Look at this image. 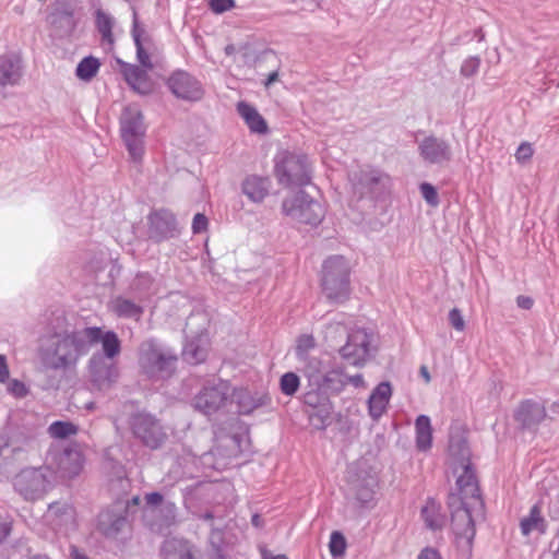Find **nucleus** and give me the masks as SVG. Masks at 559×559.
Returning a JSON list of instances; mask_svg holds the SVG:
<instances>
[{
  "label": "nucleus",
  "instance_id": "2eb2a0df",
  "mask_svg": "<svg viewBox=\"0 0 559 559\" xmlns=\"http://www.w3.org/2000/svg\"><path fill=\"white\" fill-rule=\"evenodd\" d=\"M369 353V338L366 332L355 331L348 336L347 343L341 348V355L353 365H359Z\"/></svg>",
  "mask_w": 559,
  "mask_h": 559
},
{
  "label": "nucleus",
  "instance_id": "dca6fc26",
  "mask_svg": "<svg viewBox=\"0 0 559 559\" xmlns=\"http://www.w3.org/2000/svg\"><path fill=\"white\" fill-rule=\"evenodd\" d=\"M419 154L429 164H442L451 159L449 145L436 136H428L421 141Z\"/></svg>",
  "mask_w": 559,
  "mask_h": 559
},
{
  "label": "nucleus",
  "instance_id": "37998d69",
  "mask_svg": "<svg viewBox=\"0 0 559 559\" xmlns=\"http://www.w3.org/2000/svg\"><path fill=\"white\" fill-rule=\"evenodd\" d=\"M316 347V340L311 334L300 335L296 344L297 355H305Z\"/></svg>",
  "mask_w": 559,
  "mask_h": 559
},
{
  "label": "nucleus",
  "instance_id": "680f3d73",
  "mask_svg": "<svg viewBox=\"0 0 559 559\" xmlns=\"http://www.w3.org/2000/svg\"><path fill=\"white\" fill-rule=\"evenodd\" d=\"M419 371H420V374L424 378L425 382L429 383L430 380H431V377H430V373L428 371V368L426 366H421Z\"/></svg>",
  "mask_w": 559,
  "mask_h": 559
},
{
  "label": "nucleus",
  "instance_id": "473e14b6",
  "mask_svg": "<svg viewBox=\"0 0 559 559\" xmlns=\"http://www.w3.org/2000/svg\"><path fill=\"white\" fill-rule=\"evenodd\" d=\"M112 26V17L109 14L105 13L103 10H97L96 27L98 32L102 34L103 39L110 45L114 44Z\"/></svg>",
  "mask_w": 559,
  "mask_h": 559
},
{
  "label": "nucleus",
  "instance_id": "f3484780",
  "mask_svg": "<svg viewBox=\"0 0 559 559\" xmlns=\"http://www.w3.org/2000/svg\"><path fill=\"white\" fill-rule=\"evenodd\" d=\"M103 469L108 477L111 491L117 496L128 491L130 484L127 477V471L120 462L114 456H106L103 462Z\"/></svg>",
  "mask_w": 559,
  "mask_h": 559
},
{
  "label": "nucleus",
  "instance_id": "6e6d98bb",
  "mask_svg": "<svg viewBox=\"0 0 559 559\" xmlns=\"http://www.w3.org/2000/svg\"><path fill=\"white\" fill-rule=\"evenodd\" d=\"M262 559H288L286 555H275L269 550L265 546L259 547Z\"/></svg>",
  "mask_w": 559,
  "mask_h": 559
},
{
  "label": "nucleus",
  "instance_id": "a211bd4d",
  "mask_svg": "<svg viewBox=\"0 0 559 559\" xmlns=\"http://www.w3.org/2000/svg\"><path fill=\"white\" fill-rule=\"evenodd\" d=\"M50 465L53 474L55 481L59 479H71L78 476L83 468V461L81 456H51Z\"/></svg>",
  "mask_w": 559,
  "mask_h": 559
},
{
  "label": "nucleus",
  "instance_id": "a19ab883",
  "mask_svg": "<svg viewBox=\"0 0 559 559\" xmlns=\"http://www.w3.org/2000/svg\"><path fill=\"white\" fill-rule=\"evenodd\" d=\"M185 356L191 362H201L206 357V348L205 346H199L191 342L185 348Z\"/></svg>",
  "mask_w": 559,
  "mask_h": 559
},
{
  "label": "nucleus",
  "instance_id": "e433bc0d",
  "mask_svg": "<svg viewBox=\"0 0 559 559\" xmlns=\"http://www.w3.org/2000/svg\"><path fill=\"white\" fill-rule=\"evenodd\" d=\"M535 415L537 419H542L545 417V411L534 403H524L522 404L518 417L525 425L531 426L533 421L528 418V415Z\"/></svg>",
  "mask_w": 559,
  "mask_h": 559
},
{
  "label": "nucleus",
  "instance_id": "8fccbe9b",
  "mask_svg": "<svg viewBox=\"0 0 559 559\" xmlns=\"http://www.w3.org/2000/svg\"><path fill=\"white\" fill-rule=\"evenodd\" d=\"M210 8L215 13H223L235 8V0H211Z\"/></svg>",
  "mask_w": 559,
  "mask_h": 559
},
{
  "label": "nucleus",
  "instance_id": "a18cd8bd",
  "mask_svg": "<svg viewBox=\"0 0 559 559\" xmlns=\"http://www.w3.org/2000/svg\"><path fill=\"white\" fill-rule=\"evenodd\" d=\"M134 43H135V46H136V55H138V60L139 62L142 64V67H144L146 70H151L153 69V63L151 61V58H150V55L148 52L144 49V47L142 46V43H141V39H140V36L139 35H135L134 36Z\"/></svg>",
  "mask_w": 559,
  "mask_h": 559
},
{
  "label": "nucleus",
  "instance_id": "58836bf2",
  "mask_svg": "<svg viewBox=\"0 0 559 559\" xmlns=\"http://www.w3.org/2000/svg\"><path fill=\"white\" fill-rule=\"evenodd\" d=\"M329 548L332 557L334 558H338L345 554L346 539L341 532H332Z\"/></svg>",
  "mask_w": 559,
  "mask_h": 559
},
{
  "label": "nucleus",
  "instance_id": "9d476101",
  "mask_svg": "<svg viewBox=\"0 0 559 559\" xmlns=\"http://www.w3.org/2000/svg\"><path fill=\"white\" fill-rule=\"evenodd\" d=\"M275 176L280 183L289 186L306 176V157L282 152L276 157Z\"/></svg>",
  "mask_w": 559,
  "mask_h": 559
},
{
  "label": "nucleus",
  "instance_id": "6ab92c4d",
  "mask_svg": "<svg viewBox=\"0 0 559 559\" xmlns=\"http://www.w3.org/2000/svg\"><path fill=\"white\" fill-rule=\"evenodd\" d=\"M217 450L229 454H241L250 450V439L247 431L228 435L221 432L216 436Z\"/></svg>",
  "mask_w": 559,
  "mask_h": 559
},
{
  "label": "nucleus",
  "instance_id": "423d86ee",
  "mask_svg": "<svg viewBox=\"0 0 559 559\" xmlns=\"http://www.w3.org/2000/svg\"><path fill=\"white\" fill-rule=\"evenodd\" d=\"M142 509V520L154 533H162L176 524V504L166 501L159 492L146 493Z\"/></svg>",
  "mask_w": 559,
  "mask_h": 559
},
{
  "label": "nucleus",
  "instance_id": "79ce46f5",
  "mask_svg": "<svg viewBox=\"0 0 559 559\" xmlns=\"http://www.w3.org/2000/svg\"><path fill=\"white\" fill-rule=\"evenodd\" d=\"M480 67V59L478 57H469L464 60L461 67V74L465 78L474 76Z\"/></svg>",
  "mask_w": 559,
  "mask_h": 559
},
{
  "label": "nucleus",
  "instance_id": "338daca9",
  "mask_svg": "<svg viewBox=\"0 0 559 559\" xmlns=\"http://www.w3.org/2000/svg\"><path fill=\"white\" fill-rule=\"evenodd\" d=\"M130 502L132 504H139L140 503V497L139 496L133 497Z\"/></svg>",
  "mask_w": 559,
  "mask_h": 559
},
{
  "label": "nucleus",
  "instance_id": "ddd939ff",
  "mask_svg": "<svg viewBox=\"0 0 559 559\" xmlns=\"http://www.w3.org/2000/svg\"><path fill=\"white\" fill-rule=\"evenodd\" d=\"M162 559H201L195 545L181 537L166 538L159 548Z\"/></svg>",
  "mask_w": 559,
  "mask_h": 559
},
{
  "label": "nucleus",
  "instance_id": "de8ad7c7",
  "mask_svg": "<svg viewBox=\"0 0 559 559\" xmlns=\"http://www.w3.org/2000/svg\"><path fill=\"white\" fill-rule=\"evenodd\" d=\"M81 340L86 338L90 343L102 342L103 332L100 328H86L82 333H78Z\"/></svg>",
  "mask_w": 559,
  "mask_h": 559
},
{
  "label": "nucleus",
  "instance_id": "13d9d810",
  "mask_svg": "<svg viewBox=\"0 0 559 559\" xmlns=\"http://www.w3.org/2000/svg\"><path fill=\"white\" fill-rule=\"evenodd\" d=\"M11 524L8 522H0V544L10 535Z\"/></svg>",
  "mask_w": 559,
  "mask_h": 559
},
{
  "label": "nucleus",
  "instance_id": "6e6552de",
  "mask_svg": "<svg viewBox=\"0 0 559 559\" xmlns=\"http://www.w3.org/2000/svg\"><path fill=\"white\" fill-rule=\"evenodd\" d=\"M132 430L134 436L151 449H157L167 439V435L163 426L155 417L148 414H139L134 416L132 420Z\"/></svg>",
  "mask_w": 559,
  "mask_h": 559
},
{
  "label": "nucleus",
  "instance_id": "39448f33",
  "mask_svg": "<svg viewBox=\"0 0 559 559\" xmlns=\"http://www.w3.org/2000/svg\"><path fill=\"white\" fill-rule=\"evenodd\" d=\"M85 350L84 341L79 334L57 335L50 340L44 354V361L52 369L67 368L75 364Z\"/></svg>",
  "mask_w": 559,
  "mask_h": 559
},
{
  "label": "nucleus",
  "instance_id": "69168bd1",
  "mask_svg": "<svg viewBox=\"0 0 559 559\" xmlns=\"http://www.w3.org/2000/svg\"><path fill=\"white\" fill-rule=\"evenodd\" d=\"M459 443H460L459 450H460L461 452H463V451H465V450L467 449V447H466V440H465V438H464V437H462V440H460V442H459Z\"/></svg>",
  "mask_w": 559,
  "mask_h": 559
},
{
  "label": "nucleus",
  "instance_id": "5fc2aeb1",
  "mask_svg": "<svg viewBox=\"0 0 559 559\" xmlns=\"http://www.w3.org/2000/svg\"><path fill=\"white\" fill-rule=\"evenodd\" d=\"M9 366L7 364V358L3 355H0V382L3 383L9 379Z\"/></svg>",
  "mask_w": 559,
  "mask_h": 559
},
{
  "label": "nucleus",
  "instance_id": "4be33fe9",
  "mask_svg": "<svg viewBox=\"0 0 559 559\" xmlns=\"http://www.w3.org/2000/svg\"><path fill=\"white\" fill-rule=\"evenodd\" d=\"M128 524L127 516L122 513L114 511H105L100 513L98 520L99 531L107 537H116Z\"/></svg>",
  "mask_w": 559,
  "mask_h": 559
},
{
  "label": "nucleus",
  "instance_id": "7ed1b4c3",
  "mask_svg": "<svg viewBox=\"0 0 559 559\" xmlns=\"http://www.w3.org/2000/svg\"><path fill=\"white\" fill-rule=\"evenodd\" d=\"M350 266L342 255L328 258L322 265L321 288L332 302L346 300L350 293Z\"/></svg>",
  "mask_w": 559,
  "mask_h": 559
},
{
  "label": "nucleus",
  "instance_id": "c756f323",
  "mask_svg": "<svg viewBox=\"0 0 559 559\" xmlns=\"http://www.w3.org/2000/svg\"><path fill=\"white\" fill-rule=\"evenodd\" d=\"M233 399L237 404V413L241 415H249L259 406L250 392L243 389L235 390Z\"/></svg>",
  "mask_w": 559,
  "mask_h": 559
},
{
  "label": "nucleus",
  "instance_id": "864d4df0",
  "mask_svg": "<svg viewBox=\"0 0 559 559\" xmlns=\"http://www.w3.org/2000/svg\"><path fill=\"white\" fill-rule=\"evenodd\" d=\"M417 559H442L437 549L427 547L420 551Z\"/></svg>",
  "mask_w": 559,
  "mask_h": 559
},
{
  "label": "nucleus",
  "instance_id": "20e7f679",
  "mask_svg": "<svg viewBox=\"0 0 559 559\" xmlns=\"http://www.w3.org/2000/svg\"><path fill=\"white\" fill-rule=\"evenodd\" d=\"M14 489L27 501L45 497L55 485V474L50 465L27 467L14 477Z\"/></svg>",
  "mask_w": 559,
  "mask_h": 559
},
{
  "label": "nucleus",
  "instance_id": "4d7b16f0",
  "mask_svg": "<svg viewBox=\"0 0 559 559\" xmlns=\"http://www.w3.org/2000/svg\"><path fill=\"white\" fill-rule=\"evenodd\" d=\"M69 557L71 559H90L85 552L81 551L74 545H71L69 548Z\"/></svg>",
  "mask_w": 559,
  "mask_h": 559
},
{
  "label": "nucleus",
  "instance_id": "7c9ffc66",
  "mask_svg": "<svg viewBox=\"0 0 559 559\" xmlns=\"http://www.w3.org/2000/svg\"><path fill=\"white\" fill-rule=\"evenodd\" d=\"M368 404L370 416L373 419L379 420L384 414V382L377 385L369 397Z\"/></svg>",
  "mask_w": 559,
  "mask_h": 559
},
{
  "label": "nucleus",
  "instance_id": "ea45409f",
  "mask_svg": "<svg viewBox=\"0 0 559 559\" xmlns=\"http://www.w3.org/2000/svg\"><path fill=\"white\" fill-rule=\"evenodd\" d=\"M119 377V370L115 366L106 368L104 374L99 373L95 377L94 381L99 389H106L117 381Z\"/></svg>",
  "mask_w": 559,
  "mask_h": 559
},
{
  "label": "nucleus",
  "instance_id": "9b49d317",
  "mask_svg": "<svg viewBox=\"0 0 559 559\" xmlns=\"http://www.w3.org/2000/svg\"><path fill=\"white\" fill-rule=\"evenodd\" d=\"M227 391L224 384L206 386L194 397V407L204 415H213L228 404Z\"/></svg>",
  "mask_w": 559,
  "mask_h": 559
},
{
  "label": "nucleus",
  "instance_id": "603ef678",
  "mask_svg": "<svg viewBox=\"0 0 559 559\" xmlns=\"http://www.w3.org/2000/svg\"><path fill=\"white\" fill-rule=\"evenodd\" d=\"M449 320H450V323L451 325L456 330V331H463L464 328H465V322H464V319L460 312L459 309L454 308L450 311L449 313Z\"/></svg>",
  "mask_w": 559,
  "mask_h": 559
},
{
  "label": "nucleus",
  "instance_id": "393cba45",
  "mask_svg": "<svg viewBox=\"0 0 559 559\" xmlns=\"http://www.w3.org/2000/svg\"><path fill=\"white\" fill-rule=\"evenodd\" d=\"M417 449L426 452L432 444V427L430 418L426 415H419L415 421Z\"/></svg>",
  "mask_w": 559,
  "mask_h": 559
},
{
  "label": "nucleus",
  "instance_id": "f257e3e1",
  "mask_svg": "<svg viewBox=\"0 0 559 559\" xmlns=\"http://www.w3.org/2000/svg\"><path fill=\"white\" fill-rule=\"evenodd\" d=\"M448 467L456 478L457 493L448 498V507L452 515V530L456 544L466 552H471L475 537V522L484 518V501L478 480L469 456H452Z\"/></svg>",
  "mask_w": 559,
  "mask_h": 559
},
{
  "label": "nucleus",
  "instance_id": "f704fd0d",
  "mask_svg": "<svg viewBox=\"0 0 559 559\" xmlns=\"http://www.w3.org/2000/svg\"><path fill=\"white\" fill-rule=\"evenodd\" d=\"M300 379L295 372H286L280 379L281 392L286 396H293L299 389Z\"/></svg>",
  "mask_w": 559,
  "mask_h": 559
},
{
  "label": "nucleus",
  "instance_id": "c9c22d12",
  "mask_svg": "<svg viewBox=\"0 0 559 559\" xmlns=\"http://www.w3.org/2000/svg\"><path fill=\"white\" fill-rule=\"evenodd\" d=\"M103 350L108 358H114L120 353L121 345L116 333L109 331L102 337Z\"/></svg>",
  "mask_w": 559,
  "mask_h": 559
},
{
  "label": "nucleus",
  "instance_id": "f8f14e48",
  "mask_svg": "<svg viewBox=\"0 0 559 559\" xmlns=\"http://www.w3.org/2000/svg\"><path fill=\"white\" fill-rule=\"evenodd\" d=\"M168 86L178 98L185 100L195 102L203 96L201 84L185 71L175 72L168 79Z\"/></svg>",
  "mask_w": 559,
  "mask_h": 559
},
{
  "label": "nucleus",
  "instance_id": "3c124183",
  "mask_svg": "<svg viewBox=\"0 0 559 559\" xmlns=\"http://www.w3.org/2000/svg\"><path fill=\"white\" fill-rule=\"evenodd\" d=\"M209 219L204 214L198 213L194 215L192 221V231L193 234H200L207 229Z\"/></svg>",
  "mask_w": 559,
  "mask_h": 559
},
{
  "label": "nucleus",
  "instance_id": "b1692460",
  "mask_svg": "<svg viewBox=\"0 0 559 559\" xmlns=\"http://www.w3.org/2000/svg\"><path fill=\"white\" fill-rule=\"evenodd\" d=\"M21 58L17 55L0 59V84H16L21 78Z\"/></svg>",
  "mask_w": 559,
  "mask_h": 559
},
{
  "label": "nucleus",
  "instance_id": "cd10ccee",
  "mask_svg": "<svg viewBox=\"0 0 559 559\" xmlns=\"http://www.w3.org/2000/svg\"><path fill=\"white\" fill-rule=\"evenodd\" d=\"M421 516L426 526L430 530H440L444 525V518L440 513V506L433 500L427 501L425 507H423Z\"/></svg>",
  "mask_w": 559,
  "mask_h": 559
},
{
  "label": "nucleus",
  "instance_id": "4c0bfd02",
  "mask_svg": "<svg viewBox=\"0 0 559 559\" xmlns=\"http://www.w3.org/2000/svg\"><path fill=\"white\" fill-rule=\"evenodd\" d=\"M210 544L212 547L210 559H226V550L223 545V533L221 531H213L211 533Z\"/></svg>",
  "mask_w": 559,
  "mask_h": 559
},
{
  "label": "nucleus",
  "instance_id": "aec40b11",
  "mask_svg": "<svg viewBox=\"0 0 559 559\" xmlns=\"http://www.w3.org/2000/svg\"><path fill=\"white\" fill-rule=\"evenodd\" d=\"M237 111L252 133L265 134L267 132V123L255 107L246 102H239L237 104Z\"/></svg>",
  "mask_w": 559,
  "mask_h": 559
},
{
  "label": "nucleus",
  "instance_id": "5701e85b",
  "mask_svg": "<svg viewBox=\"0 0 559 559\" xmlns=\"http://www.w3.org/2000/svg\"><path fill=\"white\" fill-rule=\"evenodd\" d=\"M267 178L255 175L248 176L242 182V192L253 202H261L269 194Z\"/></svg>",
  "mask_w": 559,
  "mask_h": 559
},
{
  "label": "nucleus",
  "instance_id": "72a5a7b5",
  "mask_svg": "<svg viewBox=\"0 0 559 559\" xmlns=\"http://www.w3.org/2000/svg\"><path fill=\"white\" fill-rule=\"evenodd\" d=\"M78 427L70 421H55L48 427L50 437L66 439L78 433Z\"/></svg>",
  "mask_w": 559,
  "mask_h": 559
},
{
  "label": "nucleus",
  "instance_id": "0eeeda50",
  "mask_svg": "<svg viewBox=\"0 0 559 559\" xmlns=\"http://www.w3.org/2000/svg\"><path fill=\"white\" fill-rule=\"evenodd\" d=\"M121 135L134 162H141L144 155L143 138L145 126L143 115L136 106H127L120 118Z\"/></svg>",
  "mask_w": 559,
  "mask_h": 559
},
{
  "label": "nucleus",
  "instance_id": "bb28decb",
  "mask_svg": "<svg viewBox=\"0 0 559 559\" xmlns=\"http://www.w3.org/2000/svg\"><path fill=\"white\" fill-rule=\"evenodd\" d=\"M48 515L58 521V525L73 524L75 511L73 507L67 502H53L49 504Z\"/></svg>",
  "mask_w": 559,
  "mask_h": 559
},
{
  "label": "nucleus",
  "instance_id": "f03ea898",
  "mask_svg": "<svg viewBox=\"0 0 559 559\" xmlns=\"http://www.w3.org/2000/svg\"><path fill=\"white\" fill-rule=\"evenodd\" d=\"M347 492L358 507L371 509L377 503L379 478L368 462L360 457L346 471Z\"/></svg>",
  "mask_w": 559,
  "mask_h": 559
},
{
  "label": "nucleus",
  "instance_id": "052dcab7",
  "mask_svg": "<svg viewBox=\"0 0 559 559\" xmlns=\"http://www.w3.org/2000/svg\"><path fill=\"white\" fill-rule=\"evenodd\" d=\"M251 524L257 528H262L264 526V520L260 514L255 513L251 518Z\"/></svg>",
  "mask_w": 559,
  "mask_h": 559
},
{
  "label": "nucleus",
  "instance_id": "c03bdc74",
  "mask_svg": "<svg viewBox=\"0 0 559 559\" xmlns=\"http://www.w3.org/2000/svg\"><path fill=\"white\" fill-rule=\"evenodd\" d=\"M420 192H421L423 198L429 205L437 206L439 204L438 192L431 183H428V182L421 183Z\"/></svg>",
  "mask_w": 559,
  "mask_h": 559
},
{
  "label": "nucleus",
  "instance_id": "49530a36",
  "mask_svg": "<svg viewBox=\"0 0 559 559\" xmlns=\"http://www.w3.org/2000/svg\"><path fill=\"white\" fill-rule=\"evenodd\" d=\"M533 154H534V148H533L532 144L528 142H523L519 145V147L514 154V157L518 163L523 164L525 162H528L533 157Z\"/></svg>",
  "mask_w": 559,
  "mask_h": 559
},
{
  "label": "nucleus",
  "instance_id": "412c9836",
  "mask_svg": "<svg viewBox=\"0 0 559 559\" xmlns=\"http://www.w3.org/2000/svg\"><path fill=\"white\" fill-rule=\"evenodd\" d=\"M122 73L128 84L134 91L141 94H147L152 91L153 84L145 70L133 64H124Z\"/></svg>",
  "mask_w": 559,
  "mask_h": 559
},
{
  "label": "nucleus",
  "instance_id": "0e129e2a",
  "mask_svg": "<svg viewBox=\"0 0 559 559\" xmlns=\"http://www.w3.org/2000/svg\"><path fill=\"white\" fill-rule=\"evenodd\" d=\"M549 514L552 519H559V510H557L555 507L550 508Z\"/></svg>",
  "mask_w": 559,
  "mask_h": 559
},
{
  "label": "nucleus",
  "instance_id": "c85d7f7f",
  "mask_svg": "<svg viewBox=\"0 0 559 559\" xmlns=\"http://www.w3.org/2000/svg\"><path fill=\"white\" fill-rule=\"evenodd\" d=\"M100 62L97 58L88 56L83 58L75 70L76 76L85 82L91 81L98 73Z\"/></svg>",
  "mask_w": 559,
  "mask_h": 559
},
{
  "label": "nucleus",
  "instance_id": "774afa93",
  "mask_svg": "<svg viewBox=\"0 0 559 559\" xmlns=\"http://www.w3.org/2000/svg\"><path fill=\"white\" fill-rule=\"evenodd\" d=\"M202 518L204 520H212L213 519V514L211 512H206L205 514L202 515Z\"/></svg>",
  "mask_w": 559,
  "mask_h": 559
},
{
  "label": "nucleus",
  "instance_id": "4468645a",
  "mask_svg": "<svg viewBox=\"0 0 559 559\" xmlns=\"http://www.w3.org/2000/svg\"><path fill=\"white\" fill-rule=\"evenodd\" d=\"M176 357L163 354L155 345L147 343L140 352V364L150 372L169 371L174 368Z\"/></svg>",
  "mask_w": 559,
  "mask_h": 559
},
{
  "label": "nucleus",
  "instance_id": "e2e57ef3",
  "mask_svg": "<svg viewBox=\"0 0 559 559\" xmlns=\"http://www.w3.org/2000/svg\"><path fill=\"white\" fill-rule=\"evenodd\" d=\"M278 74L277 72H272L269 74L267 80L265 82V86H270L273 82L277 81Z\"/></svg>",
  "mask_w": 559,
  "mask_h": 559
},
{
  "label": "nucleus",
  "instance_id": "bf43d9fd",
  "mask_svg": "<svg viewBox=\"0 0 559 559\" xmlns=\"http://www.w3.org/2000/svg\"><path fill=\"white\" fill-rule=\"evenodd\" d=\"M516 302L518 306L523 309H531L533 306V299L526 296H519Z\"/></svg>",
  "mask_w": 559,
  "mask_h": 559
},
{
  "label": "nucleus",
  "instance_id": "2f4dec72",
  "mask_svg": "<svg viewBox=\"0 0 559 559\" xmlns=\"http://www.w3.org/2000/svg\"><path fill=\"white\" fill-rule=\"evenodd\" d=\"M112 310L119 317L139 319L140 316L142 314V309L140 306L135 305L134 302H132L128 299H123V298H117L114 301Z\"/></svg>",
  "mask_w": 559,
  "mask_h": 559
},
{
  "label": "nucleus",
  "instance_id": "a878e982",
  "mask_svg": "<svg viewBox=\"0 0 559 559\" xmlns=\"http://www.w3.org/2000/svg\"><path fill=\"white\" fill-rule=\"evenodd\" d=\"M521 532L527 536L531 532L537 531L542 534L546 532V522L540 514V507L535 504L532 507L528 516L521 520Z\"/></svg>",
  "mask_w": 559,
  "mask_h": 559
},
{
  "label": "nucleus",
  "instance_id": "09e8293b",
  "mask_svg": "<svg viewBox=\"0 0 559 559\" xmlns=\"http://www.w3.org/2000/svg\"><path fill=\"white\" fill-rule=\"evenodd\" d=\"M8 391L15 397H24L28 393L26 385L20 380H12L8 384Z\"/></svg>",
  "mask_w": 559,
  "mask_h": 559
},
{
  "label": "nucleus",
  "instance_id": "1a4fd4ad",
  "mask_svg": "<svg viewBox=\"0 0 559 559\" xmlns=\"http://www.w3.org/2000/svg\"><path fill=\"white\" fill-rule=\"evenodd\" d=\"M283 210L286 214L295 216L300 223L309 225H317L323 217L321 204L313 200H308L302 194L285 200Z\"/></svg>",
  "mask_w": 559,
  "mask_h": 559
}]
</instances>
